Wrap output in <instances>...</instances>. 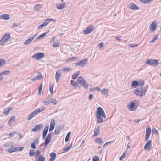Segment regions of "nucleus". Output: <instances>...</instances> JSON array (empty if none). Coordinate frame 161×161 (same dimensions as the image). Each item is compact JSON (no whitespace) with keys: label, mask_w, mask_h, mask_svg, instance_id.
<instances>
[{"label":"nucleus","mask_w":161,"mask_h":161,"mask_svg":"<svg viewBox=\"0 0 161 161\" xmlns=\"http://www.w3.org/2000/svg\"><path fill=\"white\" fill-rule=\"evenodd\" d=\"M137 102V100H135L130 102L127 105L128 108L131 111L136 110L138 107Z\"/></svg>","instance_id":"obj_1"},{"label":"nucleus","mask_w":161,"mask_h":161,"mask_svg":"<svg viewBox=\"0 0 161 161\" xmlns=\"http://www.w3.org/2000/svg\"><path fill=\"white\" fill-rule=\"evenodd\" d=\"M146 91V89L143 87L137 88L134 91V93L137 96L141 97L143 96Z\"/></svg>","instance_id":"obj_2"},{"label":"nucleus","mask_w":161,"mask_h":161,"mask_svg":"<svg viewBox=\"0 0 161 161\" xmlns=\"http://www.w3.org/2000/svg\"><path fill=\"white\" fill-rule=\"evenodd\" d=\"M77 80L82 87L86 89L88 88V84L86 80L82 77L79 76L77 78Z\"/></svg>","instance_id":"obj_3"},{"label":"nucleus","mask_w":161,"mask_h":161,"mask_svg":"<svg viewBox=\"0 0 161 161\" xmlns=\"http://www.w3.org/2000/svg\"><path fill=\"white\" fill-rule=\"evenodd\" d=\"M10 37L11 35L10 34L8 33H5L0 40V45L2 46L6 43Z\"/></svg>","instance_id":"obj_4"},{"label":"nucleus","mask_w":161,"mask_h":161,"mask_svg":"<svg viewBox=\"0 0 161 161\" xmlns=\"http://www.w3.org/2000/svg\"><path fill=\"white\" fill-rule=\"evenodd\" d=\"M146 63L147 65L153 66H157L159 64L158 60L156 59H147L146 61Z\"/></svg>","instance_id":"obj_5"},{"label":"nucleus","mask_w":161,"mask_h":161,"mask_svg":"<svg viewBox=\"0 0 161 161\" xmlns=\"http://www.w3.org/2000/svg\"><path fill=\"white\" fill-rule=\"evenodd\" d=\"M96 116H102L105 118L106 116L103 109L100 107H99L97 108V111L96 113Z\"/></svg>","instance_id":"obj_6"},{"label":"nucleus","mask_w":161,"mask_h":161,"mask_svg":"<svg viewBox=\"0 0 161 161\" xmlns=\"http://www.w3.org/2000/svg\"><path fill=\"white\" fill-rule=\"evenodd\" d=\"M44 56V53H43L38 52L35 53L32 56V58L37 60H40L43 58Z\"/></svg>","instance_id":"obj_7"},{"label":"nucleus","mask_w":161,"mask_h":161,"mask_svg":"<svg viewBox=\"0 0 161 161\" xmlns=\"http://www.w3.org/2000/svg\"><path fill=\"white\" fill-rule=\"evenodd\" d=\"M87 61L88 59L85 58L78 61L75 64L76 66L83 67L86 64Z\"/></svg>","instance_id":"obj_8"},{"label":"nucleus","mask_w":161,"mask_h":161,"mask_svg":"<svg viewBox=\"0 0 161 161\" xmlns=\"http://www.w3.org/2000/svg\"><path fill=\"white\" fill-rule=\"evenodd\" d=\"M151 133V129L150 127H147L146 129V135L145 137V141H147L150 136Z\"/></svg>","instance_id":"obj_9"},{"label":"nucleus","mask_w":161,"mask_h":161,"mask_svg":"<svg viewBox=\"0 0 161 161\" xmlns=\"http://www.w3.org/2000/svg\"><path fill=\"white\" fill-rule=\"evenodd\" d=\"M38 114V113L36 111V109L34 111L31 113L29 115L27 118V120H31L33 118L37 115Z\"/></svg>","instance_id":"obj_10"},{"label":"nucleus","mask_w":161,"mask_h":161,"mask_svg":"<svg viewBox=\"0 0 161 161\" xmlns=\"http://www.w3.org/2000/svg\"><path fill=\"white\" fill-rule=\"evenodd\" d=\"M94 27L91 25L86 28V30H83V32L85 34H88L91 33L93 30Z\"/></svg>","instance_id":"obj_11"},{"label":"nucleus","mask_w":161,"mask_h":161,"mask_svg":"<svg viewBox=\"0 0 161 161\" xmlns=\"http://www.w3.org/2000/svg\"><path fill=\"white\" fill-rule=\"evenodd\" d=\"M62 73L61 72V71L58 70L57 71L55 75V79L56 82L58 83L59 80H60L61 77Z\"/></svg>","instance_id":"obj_12"},{"label":"nucleus","mask_w":161,"mask_h":161,"mask_svg":"<svg viewBox=\"0 0 161 161\" xmlns=\"http://www.w3.org/2000/svg\"><path fill=\"white\" fill-rule=\"evenodd\" d=\"M152 146V141L148 140L144 146V148L145 150H150Z\"/></svg>","instance_id":"obj_13"},{"label":"nucleus","mask_w":161,"mask_h":161,"mask_svg":"<svg viewBox=\"0 0 161 161\" xmlns=\"http://www.w3.org/2000/svg\"><path fill=\"white\" fill-rule=\"evenodd\" d=\"M42 127V124H39L35 125L34 127L32 129L31 131H36L40 130L41 129Z\"/></svg>","instance_id":"obj_14"},{"label":"nucleus","mask_w":161,"mask_h":161,"mask_svg":"<svg viewBox=\"0 0 161 161\" xmlns=\"http://www.w3.org/2000/svg\"><path fill=\"white\" fill-rule=\"evenodd\" d=\"M55 125V120L54 119H52L50 123V126L49 129V131L50 132H51L54 129Z\"/></svg>","instance_id":"obj_15"},{"label":"nucleus","mask_w":161,"mask_h":161,"mask_svg":"<svg viewBox=\"0 0 161 161\" xmlns=\"http://www.w3.org/2000/svg\"><path fill=\"white\" fill-rule=\"evenodd\" d=\"M156 24L155 21H153L150 25V29L151 31V32L154 31L156 30Z\"/></svg>","instance_id":"obj_16"},{"label":"nucleus","mask_w":161,"mask_h":161,"mask_svg":"<svg viewBox=\"0 0 161 161\" xmlns=\"http://www.w3.org/2000/svg\"><path fill=\"white\" fill-rule=\"evenodd\" d=\"M49 129V126H46L44 129L43 132L42 138L43 139H45V137L47 134Z\"/></svg>","instance_id":"obj_17"},{"label":"nucleus","mask_w":161,"mask_h":161,"mask_svg":"<svg viewBox=\"0 0 161 161\" xmlns=\"http://www.w3.org/2000/svg\"><path fill=\"white\" fill-rule=\"evenodd\" d=\"M129 9L133 10H137L139 8L133 3H130L129 8Z\"/></svg>","instance_id":"obj_18"},{"label":"nucleus","mask_w":161,"mask_h":161,"mask_svg":"<svg viewBox=\"0 0 161 161\" xmlns=\"http://www.w3.org/2000/svg\"><path fill=\"white\" fill-rule=\"evenodd\" d=\"M51 158H50L49 161H54L56 158V154L54 152H52L50 154Z\"/></svg>","instance_id":"obj_19"},{"label":"nucleus","mask_w":161,"mask_h":161,"mask_svg":"<svg viewBox=\"0 0 161 161\" xmlns=\"http://www.w3.org/2000/svg\"><path fill=\"white\" fill-rule=\"evenodd\" d=\"M100 130V126H98L95 129L94 132V134L93 135V137H95L97 135Z\"/></svg>","instance_id":"obj_20"},{"label":"nucleus","mask_w":161,"mask_h":161,"mask_svg":"<svg viewBox=\"0 0 161 161\" xmlns=\"http://www.w3.org/2000/svg\"><path fill=\"white\" fill-rule=\"evenodd\" d=\"M0 18L2 19L7 20L10 18V15L8 14H3L0 16Z\"/></svg>","instance_id":"obj_21"},{"label":"nucleus","mask_w":161,"mask_h":161,"mask_svg":"<svg viewBox=\"0 0 161 161\" xmlns=\"http://www.w3.org/2000/svg\"><path fill=\"white\" fill-rule=\"evenodd\" d=\"M42 7V4H37L35 6L34 9L36 12H38L40 10Z\"/></svg>","instance_id":"obj_22"},{"label":"nucleus","mask_w":161,"mask_h":161,"mask_svg":"<svg viewBox=\"0 0 161 161\" xmlns=\"http://www.w3.org/2000/svg\"><path fill=\"white\" fill-rule=\"evenodd\" d=\"M15 117L14 116H12L8 122V125L10 126H12V124L13 123H14L15 120Z\"/></svg>","instance_id":"obj_23"},{"label":"nucleus","mask_w":161,"mask_h":161,"mask_svg":"<svg viewBox=\"0 0 161 161\" xmlns=\"http://www.w3.org/2000/svg\"><path fill=\"white\" fill-rule=\"evenodd\" d=\"M17 150V148H16L14 146H11L10 149H9L8 150V151L10 153L16 152Z\"/></svg>","instance_id":"obj_24"},{"label":"nucleus","mask_w":161,"mask_h":161,"mask_svg":"<svg viewBox=\"0 0 161 161\" xmlns=\"http://www.w3.org/2000/svg\"><path fill=\"white\" fill-rule=\"evenodd\" d=\"M66 3L64 2L63 3V4H61L59 5H56V8L58 9H62L64 8L65 6Z\"/></svg>","instance_id":"obj_25"},{"label":"nucleus","mask_w":161,"mask_h":161,"mask_svg":"<svg viewBox=\"0 0 161 161\" xmlns=\"http://www.w3.org/2000/svg\"><path fill=\"white\" fill-rule=\"evenodd\" d=\"M33 40V37H30L29 39H27L24 42L25 45H27L30 44Z\"/></svg>","instance_id":"obj_26"},{"label":"nucleus","mask_w":161,"mask_h":161,"mask_svg":"<svg viewBox=\"0 0 161 161\" xmlns=\"http://www.w3.org/2000/svg\"><path fill=\"white\" fill-rule=\"evenodd\" d=\"M102 116H96L97 119V123H100L103 122V119L102 118Z\"/></svg>","instance_id":"obj_27"},{"label":"nucleus","mask_w":161,"mask_h":161,"mask_svg":"<svg viewBox=\"0 0 161 161\" xmlns=\"http://www.w3.org/2000/svg\"><path fill=\"white\" fill-rule=\"evenodd\" d=\"M49 23V22L47 21H46L42 24H41L38 27V29L39 30H41L42 28L43 27L46 26L48 23Z\"/></svg>","instance_id":"obj_28"},{"label":"nucleus","mask_w":161,"mask_h":161,"mask_svg":"<svg viewBox=\"0 0 161 161\" xmlns=\"http://www.w3.org/2000/svg\"><path fill=\"white\" fill-rule=\"evenodd\" d=\"M12 109V108H7L4 109L3 111V113L5 115H8L10 111Z\"/></svg>","instance_id":"obj_29"},{"label":"nucleus","mask_w":161,"mask_h":161,"mask_svg":"<svg viewBox=\"0 0 161 161\" xmlns=\"http://www.w3.org/2000/svg\"><path fill=\"white\" fill-rule=\"evenodd\" d=\"M6 61L5 59L2 58L0 59V67H2L5 65Z\"/></svg>","instance_id":"obj_30"},{"label":"nucleus","mask_w":161,"mask_h":161,"mask_svg":"<svg viewBox=\"0 0 161 161\" xmlns=\"http://www.w3.org/2000/svg\"><path fill=\"white\" fill-rule=\"evenodd\" d=\"M45 105H47L50 103V98H47L43 101Z\"/></svg>","instance_id":"obj_31"},{"label":"nucleus","mask_w":161,"mask_h":161,"mask_svg":"<svg viewBox=\"0 0 161 161\" xmlns=\"http://www.w3.org/2000/svg\"><path fill=\"white\" fill-rule=\"evenodd\" d=\"M80 74L79 71L76 72L75 73L73 74L72 76V78L73 79H75Z\"/></svg>","instance_id":"obj_32"},{"label":"nucleus","mask_w":161,"mask_h":161,"mask_svg":"<svg viewBox=\"0 0 161 161\" xmlns=\"http://www.w3.org/2000/svg\"><path fill=\"white\" fill-rule=\"evenodd\" d=\"M71 84L74 87H79V86L78 84L74 80H71Z\"/></svg>","instance_id":"obj_33"},{"label":"nucleus","mask_w":161,"mask_h":161,"mask_svg":"<svg viewBox=\"0 0 161 161\" xmlns=\"http://www.w3.org/2000/svg\"><path fill=\"white\" fill-rule=\"evenodd\" d=\"M51 139L47 137H46L45 138L44 142V146L45 147H46L47 146L48 144L50 142Z\"/></svg>","instance_id":"obj_34"},{"label":"nucleus","mask_w":161,"mask_h":161,"mask_svg":"<svg viewBox=\"0 0 161 161\" xmlns=\"http://www.w3.org/2000/svg\"><path fill=\"white\" fill-rule=\"evenodd\" d=\"M10 71L9 70L4 71L0 73L2 76L3 75H8L9 74Z\"/></svg>","instance_id":"obj_35"},{"label":"nucleus","mask_w":161,"mask_h":161,"mask_svg":"<svg viewBox=\"0 0 161 161\" xmlns=\"http://www.w3.org/2000/svg\"><path fill=\"white\" fill-rule=\"evenodd\" d=\"M50 103H52L53 105H56L57 104V101L55 98H50Z\"/></svg>","instance_id":"obj_36"},{"label":"nucleus","mask_w":161,"mask_h":161,"mask_svg":"<svg viewBox=\"0 0 161 161\" xmlns=\"http://www.w3.org/2000/svg\"><path fill=\"white\" fill-rule=\"evenodd\" d=\"M48 32H45L44 33L40 35L37 38V40H39L41 39L42 38L44 37L47 34Z\"/></svg>","instance_id":"obj_37"},{"label":"nucleus","mask_w":161,"mask_h":161,"mask_svg":"<svg viewBox=\"0 0 161 161\" xmlns=\"http://www.w3.org/2000/svg\"><path fill=\"white\" fill-rule=\"evenodd\" d=\"M138 82V86H140V87H143L142 86L144 84V82L143 80H141Z\"/></svg>","instance_id":"obj_38"},{"label":"nucleus","mask_w":161,"mask_h":161,"mask_svg":"<svg viewBox=\"0 0 161 161\" xmlns=\"http://www.w3.org/2000/svg\"><path fill=\"white\" fill-rule=\"evenodd\" d=\"M45 109V107H40L36 109V111L38 112V113H39L40 112H41L43 110H44Z\"/></svg>","instance_id":"obj_39"},{"label":"nucleus","mask_w":161,"mask_h":161,"mask_svg":"<svg viewBox=\"0 0 161 161\" xmlns=\"http://www.w3.org/2000/svg\"><path fill=\"white\" fill-rule=\"evenodd\" d=\"M61 130V129L60 127H56L54 131V133L55 134H58Z\"/></svg>","instance_id":"obj_40"},{"label":"nucleus","mask_w":161,"mask_h":161,"mask_svg":"<svg viewBox=\"0 0 161 161\" xmlns=\"http://www.w3.org/2000/svg\"><path fill=\"white\" fill-rule=\"evenodd\" d=\"M72 70V69L69 67H66L63 68L61 70L63 71L64 72H69Z\"/></svg>","instance_id":"obj_41"},{"label":"nucleus","mask_w":161,"mask_h":161,"mask_svg":"<svg viewBox=\"0 0 161 161\" xmlns=\"http://www.w3.org/2000/svg\"><path fill=\"white\" fill-rule=\"evenodd\" d=\"M108 92V90L107 89H104L102 91V93L104 95L107 94Z\"/></svg>","instance_id":"obj_42"},{"label":"nucleus","mask_w":161,"mask_h":161,"mask_svg":"<svg viewBox=\"0 0 161 161\" xmlns=\"http://www.w3.org/2000/svg\"><path fill=\"white\" fill-rule=\"evenodd\" d=\"M60 45V42H54L53 44V47H58Z\"/></svg>","instance_id":"obj_43"},{"label":"nucleus","mask_w":161,"mask_h":161,"mask_svg":"<svg viewBox=\"0 0 161 161\" xmlns=\"http://www.w3.org/2000/svg\"><path fill=\"white\" fill-rule=\"evenodd\" d=\"M45 158L43 157L42 155H41L39 156L38 161H45Z\"/></svg>","instance_id":"obj_44"},{"label":"nucleus","mask_w":161,"mask_h":161,"mask_svg":"<svg viewBox=\"0 0 161 161\" xmlns=\"http://www.w3.org/2000/svg\"><path fill=\"white\" fill-rule=\"evenodd\" d=\"M95 142L97 143L100 144L103 142L102 141L101 138L100 137H98L95 140Z\"/></svg>","instance_id":"obj_45"},{"label":"nucleus","mask_w":161,"mask_h":161,"mask_svg":"<svg viewBox=\"0 0 161 161\" xmlns=\"http://www.w3.org/2000/svg\"><path fill=\"white\" fill-rule=\"evenodd\" d=\"M138 82L136 81H134L132 82L131 86L133 87H136L138 86Z\"/></svg>","instance_id":"obj_46"},{"label":"nucleus","mask_w":161,"mask_h":161,"mask_svg":"<svg viewBox=\"0 0 161 161\" xmlns=\"http://www.w3.org/2000/svg\"><path fill=\"white\" fill-rule=\"evenodd\" d=\"M141 2L144 4H147L150 2L152 0H139Z\"/></svg>","instance_id":"obj_47"},{"label":"nucleus","mask_w":161,"mask_h":161,"mask_svg":"<svg viewBox=\"0 0 161 161\" xmlns=\"http://www.w3.org/2000/svg\"><path fill=\"white\" fill-rule=\"evenodd\" d=\"M71 148V146H68L66 148H65L64 149V152L63 153H65L69 150Z\"/></svg>","instance_id":"obj_48"},{"label":"nucleus","mask_w":161,"mask_h":161,"mask_svg":"<svg viewBox=\"0 0 161 161\" xmlns=\"http://www.w3.org/2000/svg\"><path fill=\"white\" fill-rule=\"evenodd\" d=\"M42 77V75L40 72L38 73L37 75L36 76V79L39 80L41 79Z\"/></svg>","instance_id":"obj_49"},{"label":"nucleus","mask_w":161,"mask_h":161,"mask_svg":"<svg viewBox=\"0 0 161 161\" xmlns=\"http://www.w3.org/2000/svg\"><path fill=\"white\" fill-rule=\"evenodd\" d=\"M35 153V152L33 150H30V152L29 153V156L30 157H32L34 156V153Z\"/></svg>","instance_id":"obj_50"},{"label":"nucleus","mask_w":161,"mask_h":161,"mask_svg":"<svg viewBox=\"0 0 161 161\" xmlns=\"http://www.w3.org/2000/svg\"><path fill=\"white\" fill-rule=\"evenodd\" d=\"M53 85H50L49 86V89H50V92L52 94H53Z\"/></svg>","instance_id":"obj_51"},{"label":"nucleus","mask_w":161,"mask_h":161,"mask_svg":"<svg viewBox=\"0 0 161 161\" xmlns=\"http://www.w3.org/2000/svg\"><path fill=\"white\" fill-rule=\"evenodd\" d=\"M40 152L39 150H37L36 152V156L37 159L35 161H37V159L38 157H39V156L40 155Z\"/></svg>","instance_id":"obj_52"},{"label":"nucleus","mask_w":161,"mask_h":161,"mask_svg":"<svg viewBox=\"0 0 161 161\" xmlns=\"http://www.w3.org/2000/svg\"><path fill=\"white\" fill-rule=\"evenodd\" d=\"M99 158L97 156H95L93 158V161H99Z\"/></svg>","instance_id":"obj_53"},{"label":"nucleus","mask_w":161,"mask_h":161,"mask_svg":"<svg viewBox=\"0 0 161 161\" xmlns=\"http://www.w3.org/2000/svg\"><path fill=\"white\" fill-rule=\"evenodd\" d=\"M138 44H130L129 45V46L130 47H135L138 46Z\"/></svg>","instance_id":"obj_54"},{"label":"nucleus","mask_w":161,"mask_h":161,"mask_svg":"<svg viewBox=\"0 0 161 161\" xmlns=\"http://www.w3.org/2000/svg\"><path fill=\"white\" fill-rule=\"evenodd\" d=\"M152 131L153 132L154 134H156L157 135L158 134V130L155 128L153 129Z\"/></svg>","instance_id":"obj_55"},{"label":"nucleus","mask_w":161,"mask_h":161,"mask_svg":"<svg viewBox=\"0 0 161 161\" xmlns=\"http://www.w3.org/2000/svg\"><path fill=\"white\" fill-rule=\"evenodd\" d=\"M76 58H77L76 57H73L71 58H70L67 59V62H69L71 60L74 61L75 59H76Z\"/></svg>","instance_id":"obj_56"},{"label":"nucleus","mask_w":161,"mask_h":161,"mask_svg":"<svg viewBox=\"0 0 161 161\" xmlns=\"http://www.w3.org/2000/svg\"><path fill=\"white\" fill-rule=\"evenodd\" d=\"M125 157V153H123L120 157L119 159L121 160H122Z\"/></svg>","instance_id":"obj_57"},{"label":"nucleus","mask_w":161,"mask_h":161,"mask_svg":"<svg viewBox=\"0 0 161 161\" xmlns=\"http://www.w3.org/2000/svg\"><path fill=\"white\" fill-rule=\"evenodd\" d=\"M16 132L15 131H14V132H12L10 133H9V135L11 136L10 137H12L14 135L16 134Z\"/></svg>","instance_id":"obj_58"},{"label":"nucleus","mask_w":161,"mask_h":161,"mask_svg":"<svg viewBox=\"0 0 161 161\" xmlns=\"http://www.w3.org/2000/svg\"><path fill=\"white\" fill-rule=\"evenodd\" d=\"M113 142V141H109L106 142L104 145H103V147H104L106 145H108V144H111Z\"/></svg>","instance_id":"obj_59"},{"label":"nucleus","mask_w":161,"mask_h":161,"mask_svg":"<svg viewBox=\"0 0 161 161\" xmlns=\"http://www.w3.org/2000/svg\"><path fill=\"white\" fill-rule=\"evenodd\" d=\"M93 98V96L92 94H90L88 97V99L90 100H92Z\"/></svg>","instance_id":"obj_60"},{"label":"nucleus","mask_w":161,"mask_h":161,"mask_svg":"<svg viewBox=\"0 0 161 161\" xmlns=\"http://www.w3.org/2000/svg\"><path fill=\"white\" fill-rule=\"evenodd\" d=\"M31 148L35 149L36 148V146L35 145V144L33 142L31 143Z\"/></svg>","instance_id":"obj_61"},{"label":"nucleus","mask_w":161,"mask_h":161,"mask_svg":"<svg viewBox=\"0 0 161 161\" xmlns=\"http://www.w3.org/2000/svg\"><path fill=\"white\" fill-rule=\"evenodd\" d=\"M158 35H155L154 36L153 39V40H154L155 41V40H156L158 38Z\"/></svg>","instance_id":"obj_62"},{"label":"nucleus","mask_w":161,"mask_h":161,"mask_svg":"<svg viewBox=\"0 0 161 161\" xmlns=\"http://www.w3.org/2000/svg\"><path fill=\"white\" fill-rule=\"evenodd\" d=\"M55 38V36H53V37H52L51 40L50 42H53V43L54 42H55L54 41Z\"/></svg>","instance_id":"obj_63"},{"label":"nucleus","mask_w":161,"mask_h":161,"mask_svg":"<svg viewBox=\"0 0 161 161\" xmlns=\"http://www.w3.org/2000/svg\"><path fill=\"white\" fill-rule=\"evenodd\" d=\"M39 139H36L34 142H33L35 144H38Z\"/></svg>","instance_id":"obj_64"}]
</instances>
